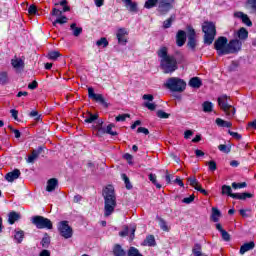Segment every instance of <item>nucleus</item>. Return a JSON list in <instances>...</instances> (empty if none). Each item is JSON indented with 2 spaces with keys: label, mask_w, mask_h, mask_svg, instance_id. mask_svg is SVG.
Here are the masks:
<instances>
[{
  "label": "nucleus",
  "mask_w": 256,
  "mask_h": 256,
  "mask_svg": "<svg viewBox=\"0 0 256 256\" xmlns=\"http://www.w3.org/2000/svg\"><path fill=\"white\" fill-rule=\"evenodd\" d=\"M32 223L37 229H53V222L43 216L32 217Z\"/></svg>",
  "instance_id": "8"
},
{
  "label": "nucleus",
  "mask_w": 256,
  "mask_h": 256,
  "mask_svg": "<svg viewBox=\"0 0 256 256\" xmlns=\"http://www.w3.org/2000/svg\"><path fill=\"white\" fill-rule=\"evenodd\" d=\"M202 107H203L204 113H211V111H213V103H211L209 101H205L202 104Z\"/></svg>",
  "instance_id": "36"
},
{
  "label": "nucleus",
  "mask_w": 256,
  "mask_h": 256,
  "mask_svg": "<svg viewBox=\"0 0 256 256\" xmlns=\"http://www.w3.org/2000/svg\"><path fill=\"white\" fill-rule=\"evenodd\" d=\"M70 29L73 31L74 37H79L83 33V28L77 27L76 23H72L70 25Z\"/></svg>",
  "instance_id": "29"
},
{
  "label": "nucleus",
  "mask_w": 256,
  "mask_h": 256,
  "mask_svg": "<svg viewBox=\"0 0 256 256\" xmlns=\"http://www.w3.org/2000/svg\"><path fill=\"white\" fill-rule=\"evenodd\" d=\"M88 97L89 99H93V101H96V103H100V105H103L105 109L109 107V103L105 101V98L103 97V94H96L93 87L88 88Z\"/></svg>",
  "instance_id": "10"
},
{
  "label": "nucleus",
  "mask_w": 256,
  "mask_h": 256,
  "mask_svg": "<svg viewBox=\"0 0 256 256\" xmlns=\"http://www.w3.org/2000/svg\"><path fill=\"white\" fill-rule=\"evenodd\" d=\"M68 19L66 18V16H62L60 18H57L54 22L53 25H57V23H59V25H65V23H67Z\"/></svg>",
  "instance_id": "47"
},
{
  "label": "nucleus",
  "mask_w": 256,
  "mask_h": 256,
  "mask_svg": "<svg viewBox=\"0 0 256 256\" xmlns=\"http://www.w3.org/2000/svg\"><path fill=\"white\" fill-rule=\"evenodd\" d=\"M192 135H193V131H191V130H186L184 132V138L185 139H189V137H191Z\"/></svg>",
  "instance_id": "64"
},
{
  "label": "nucleus",
  "mask_w": 256,
  "mask_h": 256,
  "mask_svg": "<svg viewBox=\"0 0 256 256\" xmlns=\"http://www.w3.org/2000/svg\"><path fill=\"white\" fill-rule=\"evenodd\" d=\"M188 181H189V183H190V185H191L192 187H195L196 185H199V182L197 181V179H196L195 177H193V178H188Z\"/></svg>",
  "instance_id": "59"
},
{
  "label": "nucleus",
  "mask_w": 256,
  "mask_h": 256,
  "mask_svg": "<svg viewBox=\"0 0 256 256\" xmlns=\"http://www.w3.org/2000/svg\"><path fill=\"white\" fill-rule=\"evenodd\" d=\"M129 117H131L130 114H120L116 117V121L123 122V121H126V119H129Z\"/></svg>",
  "instance_id": "48"
},
{
  "label": "nucleus",
  "mask_w": 256,
  "mask_h": 256,
  "mask_svg": "<svg viewBox=\"0 0 256 256\" xmlns=\"http://www.w3.org/2000/svg\"><path fill=\"white\" fill-rule=\"evenodd\" d=\"M14 239L16 243H23V239H25V232L23 230H15Z\"/></svg>",
  "instance_id": "25"
},
{
  "label": "nucleus",
  "mask_w": 256,
  "mask_h": 256,
  "mask_svg": "<svg viewBox=\"0 0 256 256\" xmlns=\"http://www.w3.org/2000/svg\"><path fill=\"white\" fill-rule=\"evenodd\" d=\"M98 119H99V115H98V114H91V113H88V114L85 116L84 123H93V121H97Z\"/></svg>",
  "instance_id": "33"
},
{
  "label": "nucleus",
  "mask_w": 256,
  "mask_h": 256,
  "mask_svg": "<svg viewBox=\"0 0 256 256\" xmlns=\"http://www.w3.org/2000/svg\"><path fill=\"white\" fill-rule=\"evenodd\" d=\"M122 3H124L126 9H128L130 13H137V11H139L137 2H133V0H122Z\"/></svg>",
  "instance_id": "16"
},
{
  "label": "nucleus",
  "mask_w": 256,
  "mask_h": 256,
  "mask_svg": "<svg viewBox=\"0 0 256 256\" xmlns=\"http://www.w3.org/2000/svg\"><path fill=\"white\" fill-rule=\"evenodd\" d=\"M208 167L210 171H217V163L215 161H209Z\"/></svg>",
  "instance_id": "54"
},
{
  "label": "nucleus",
  "mask_w": 256,
  "mask_h": 256,
  "mask_svg": "<svg viewBox=\"0 0 256 256\" xmlns=\"http://www.w3.org/2000/svg\"><path fill=\"white\" fill-rule=\"evenodd\" d=\"M11 65L16 71H23L25 69V62L21 58H14L11 60Z\"/></svg>",
  "instance_id": "17"
},
{
  "label": "nucleus",
  "mask_w": 256,
  "mask_h": 256,
  "mask_svg": "<svg viewBox=\"0 0 256 256\" xmlns=\"http://www.w3.org/2000/svg\"><path fill=\"white\" fill-rule=\"evenodd\" d=\"M187 41V33L183 30H179L176 34V44L178 47H183Z\"/></svg>",
  "instance_id": "13"
},
{
  "label": "nucleus",
  "mask_w": 256,
  "mask_h": 256,
  "mask_svg": "<svg viewBox=\"0 0 256 256\" xmlns=\"http://www.w3.org/2000/svg\"><path fill=\"white\" fill-rule=\"evenodd\" d=\"M221 217V211L216 207L212 208L211 219L214 223H219V218Z\"/></svg>",
  "instance_id": "27"
},
{
  "label": "nucleus",
  "mask_w": 256,
  "mask_h": 256,
  "mask_svg": "<svg viewBox=\"0 0 256 256\" xmlns=\"http://www.w3.org/2000/svg\"><path fill=\"white\" fill-rule=\"evenodd\" d=\"M119 45H127V38L125 36L117 37Z\"/></svg>",
  "instance_id": "60"
},
{
  "label": "nucleus",
  "mask_w": 256,
  "mask_h": 256,
  "mask_svg": "<svg viewBox=\"0 0 256 256\" xmlns=\"http://www.w3.org/2000/svg\"><path fill=\"white\" fill-rule=\"evenodd\" d=\"M127 256H143V254H141V252H139V249L132 246L129 248V250L127 252Z\"/></svg>",
  "instance_id": "39"
},
{
  "label": "nucleus",
  "mask_w": 256,
  "mask_h": 256,
  "mask_svg": "<svg viewBox=\"0 0 256 256\" xmlns=\"http://www.w3.org/2000/svg\"><path fill=\"white\" fill-rule=\"evenodd\" d=\"M160 67L163 70V73H174L177 71V59L174 56H170L166 59L160 60Z\"/></svg>",
  "instance_id": "7"
},
{
  "label": "nucleus",
  "mask_w": 256,
  "mask_h": 256,
  "mask_svg": "<svg viewBox=\"0 0 256 256\" xmlns=\"http://www.w3.org/2000/svg\"><path fill=\"white\" fill-rule=\"evenodd\" d=\"M218 105L222 111H224L225 115L228 116L229 118L235 116V107L233 105L229 104V99L227 95H222L218 97Z\"/></svg>",
  "instance_id": "6"
},
{
  "label": "nucleus",
  "mask_w": 256,
  "mask_h": 256,
  "mask_svg": "<svg viewBox=\"0 0 256 256\" xmlns=\"http://www.w3.org/2000/svg\"><path fill=\"white\" fill-rule=\"evenodd\" d=\"M222 195H227L228 197L233 198V195H235V193H233V189H231V186L223 185L222 186Z\"/></svg>",
  "instance_id": "32"
},
{
  "label": "nucleus",
  "mask_w": 256,
  "mask_h": 256,
  "mask_svg": "<svg viewBox=\"0 0 256 256\" xmlns=\"http://www.w3.org/2000/svg\"><path fill=\"white\" fill-rule=\"evenodd\" d=\"M202 31L204 33V45H212L217 35V29L215 23L206 21L202 25Z\"/></svg>",
  "instance_id": "4"
},
{
  "label": "nucleus",
  "mask_w": 256,
  "mask_h": 256,
  "mask_svg": "<svg viewBox=\"0 0 256 256\" xmlns=\"http://www.w3.org/2000/svg\"><path fill=\"white\" fill-rule=\"evenodd\" d=\"M9 74L5 71L0 72V85H8Z\"/></svg>",
  "instance_id": "31"
},
{
  "label": "nucleus",
  "mask_w": 256,
  "mask_h": 256,
  "mask_svg": "<svg viewBox=\"0 0 256 256\" xmlns=\"http://www.w3.org/2000/svg\"><path fill=\"white\" fill-rule=\"evenodd\" d=\"M43 146H39L37 149L32 150L31 155L27 158V163H35L39 159V155L43 153Z\"/></svg>",
  "instance_id": "12"
},
{
  "label": "nucleus",
  "mask_w": 256,
  "mask_h": 256,
  "mask_svg": "<svg viewBox=\"0 0 256 256\" xmlns=\"http://www.w3.org/2000/svg\"><path fill=\"white\" fill-rule=\"evenodd\" d=\"M187 31H188V47L189 49H191V51H195V47H197V39L195 37H197V34L195 32V29H193L191 26L187 27Z\"/></svg>",
  "instance_id": "11"
},
{
  "label": "nucleus",
  "mask_w": 256,
  "mask_h": 256,
  "mask_svg": "<svg viewBox=\"0 0 256 256\" xmlns=\"http://www.w3.org/2000/svg\"><path fill=\"white\" fill-rule=\"evenodd\" d=\"M157 117H159V119H169V117H171V114H169L163 110H158Z\"/></svg>",
  "instance_id": "45"
},
{
  "label": "nucleus",
  "mask_w": 256,
  "mask_h": 256,
  "mask_svg": "<svg viewBox=\"0 0 256 256\" xmlns=\"http://www.w3.org/2000/svg\"><path fill=\"white\" fill-rule=\"evenodd\" d=\"M47 57L51 61H57V59H59V57H61V53H59V51H51L48 53Z\"/></svg>",
  "instance_id": "38"
},
{
  "label": "nucleus",
  "mask_w": 256,
  "mask_h": 256,
  "mask_svg": "<svg viewBox=\"0 0 256 256\" xmlns=\"http://www.w3.org/2000/svg\"><path fill=\"white\" fill-rule=\"evenodd\" d=\"M39 256H51V252L47 249H44L40 252Z\"/></svg>",
  "instance_id": "63"
},
{
  "label": "nucleus",
  "mask_w": 256,
  "mask_h": 256,
  "mask_svg": "<svg viewBox=\"0 0 256 256\" xmlns=\"http://www.w3.org/2000/svg\"><path fill=\"white\" fill-rule=\"evenodd\" d=\"M58 185L59 181L56 178H51L47 181L46 191H48V193H52V191L57 189Z\"/></svg>",
  "instance_id": "18"
},
{
  "label": "nucleus",
  "mask_w": 256,
  "mask_h": 256,
  "mask_svg": "<svg viewBox=\"0 0 256 256\" xmlns=\"http://www.w3.org/2000/svg\"><path fill=\"white\" fill-rule=\"evenodd\" d=\"M21 219V214L12 211L8 214V223L9 225H15V221H19Z\"/></svg>",
  "instance_id": "20"
},
{
  "label": "nucleus",
  "mask_w": 256,
  "mask_h": 256,
  "mask_svg": "<svg viewBox=\"0 0 256 256\" xmlns=\"http://www.w3.org/2000/svg\"><path fill=\"white\" fill-rule=\"evenodd\" d=\"M229 135H231V137H233L234 139H237V141H240L241 139V134L237 133V132H233L231 130H228Z\"/></svg>",
  "instance_id": "55"
},
{
  "label": "nucleus",
  "mask_w": 256,
  "mask_h": 256,
  "mask_svg": "<svg viewBox=\"0 0 256 256\" xmlns=\"http://www.w3.org/2000/svg\"><path fill=\"white\" fill-rule=\"evenodd\" d=\"M195 201V195H190L189 197H186L182 200V203H185L186 205H190V203H193Z\"/></svg>",
  "instance_id": "49"
},
{
  "label": "nucleus",
  "mask_w": 256,
  "mask_h": 256,
  "mask_svg": "<svg viewBox=\"0 0 256 256\" xmlns=\"http://www.w3.org/2000/svg\"><path fill=\"white\" fill-rule=\"evenodd\" d=\"M201 85H203V82L199 77H193L189 81V86L192 87L193 89H199Z\"/></svg>",
  "instance_id": "23"
},
{
  "label": "nucleus",
  "mask_w": 256,
  "mask_h": 256,
  "mask_svg": "<svg viewBox=\"0 0 256 256\" xmlns=\"http://www.w3.org/2000/svg\"><path fill=\"white\" fill-rule=\"evenodd\" d=\"M253 194L249 192L244 193H235V195H232V199H238L240 201H245V199H252Z\"/></svg>",
  "instance_id": "21"
},
{
  "label": "nucleus",
  "mask_w": 256,
  "mask_h": 256,
  "mask_svg": "<svg viewBox=\"0 0 256 256\" xmlns=\"http://www.w3.org/2000/svg\"><path fill=\"white\" fill-rule=\"evenodd\" d=\"M121 177L125 183L126 189H133V185H131V181L129 180V177L127 176V174H122Z\"/></svg>",
  "instance_id": "43"
},
{
  "label": "nucleus",
  "mask_w": 256,
  "mask_h": 256,
  "mask_svg": "<svg viewBox=\"0 0 256 256\" xmlns=\"http://www.w3.org/2000/svg\"><path fill=\"white\" fill-rule=\"evenodd\" d=\"M243 43L241 40L233 39L228 40L225 36H220L214 42V49L221 57L223 55H231L233 53H239L241 51Z\"/></svg>",
  "instance_id": "1"
},
{
  "label": "nucleus",
  "mask_w": 256,
  "mask_h": 256,
  "mask_svg": "<svg viewBox=\"0 0 256 256\" xmlns=\"http://www.w3.org/2000/svg\"><path fill=\"white\" fill-rule=\"evenodd\" d=\"M234 17L241 19L242 23H244V25H247V27H253V22H251V19H249V16L247 14L243 12H236L234 14Z\"/></svg>",
  "instance_id": "14"
},
{
  "label": "nucleus",
  "mask_w": 256,
  "mask_h": 256,
  "mask_svg": "<svg viewBox=\"0 0 256 256\" xmlns=\"http://www.w3.org/2000/svg\"><path fill=\"white\" fill-rule=\"evenodd\" d=\"M237 35L240 41H245L249 37V31L242 27L238 30Z\"/></svg>",
  "instance_id": "26"
},
{
  "label": "nucleus",
  "mask_w": 256,
  "mask_h": 256,
  "mask_svg": "<svg viewBox=\"0 0 256 256\" xmlns=\"http://www.w3.org/2000/svg\"><path fill=\"white\" fill-rule=\"evenodd\" d=\"M164 85L174 93H183L187 87V83L184 82L183 79L177 77L169 78Z\"/></svg>",
  "instance_id": "5"
},
{
  "label": "nucleus",
  "mask_w": 256,
  "mask_h": 256,
  "mask_svg": "<svg viewBox=\"0 0 256 256\" xmlns=\"http://www.w3.org/2000/svg\"><path fill=\"white\" fill-rule=\"evenodd\" d=\"M97 130H98L97 132L98 137H103V135L107 133V128L103 127V121L99 123V125L97 126Z\"/></svg>",
  "instance_id": "40"
},
{
  "label": "nucleus",
  "mask_w": 256,
  "mask_h": 256,
  "mask_svg": "<svg viewBox=\"0 0 256 256\" xmlns=\"http://www.w3.org/2000/svg\"><path fill=\"white\" fill-rule=\"evenodd\" d=\"M223 241H231V235L226 230L221 232Z\"/></svg>",
  "instance_id": "52"
},
{
  "label": "nucleus",
  "mask_w": 256,
  "mask_h": 256,
  "mask_svg": "<svg viewBox=\"0 0 256 256\" xmlns=\"http://www.w3.org/2000/svg\"><path fill=\"white\" fill-rule=\"evenodd\" d=\"M52 15L54 17H61V15H63V11H61V10H59L57 8H53Z\"/></svg>",
  "instance_id": "57"
},
{
  "label": "nucleus",
  "mask_w": 256,
  "mask_h": 256,
  "mask_svg": "<svg viewBox=\"0 0 256 256\" xmlns=\"http://www.w3.org/2000/svg\"><path fill=\"white\" fill-rule=\"evenodd\" d=\"M142 99H144V101H153L154 97L151 94H144Z\"/></svg>",
  "instance_id": "62"
},
{
  "label": "nucleus",
  "mask_w": 256,
  "mask_h": 256,
  "mask_svg": "<svg viewBox=\"0 0 256 256\" xmlns=\"http://www.w3.org/2000/svg\"><path fill=\"white\" fill-rule=\"evenodd\" d=\"M173 21H175V15H171L167 20L163 22V29H169L173 25Z\"/></svg>",
  "instance_id": "34"
},
{
  "label": "nucleus",
  "mask_w": 256,
  "mask_h": 256,
  "mask_svg": "<svg viewBox=\"0 0 256 256\" xmlns=\"http://www.w3.org/2000/svg\"><path fill=\"white\" fill-rule=\"evenodd\" d=\"M157 11L160 15H167V13L173 9V5L175 4V0H147L144 4L145 9H153V7H157Z\"/></svg>",
  "instance_id": "3"
},
{
  "label": "nucleus",
  "mask_w": 256,
  "mask_h": 256,
  "mask_svg": "<svg viewBox=\"0 0 256 256\" xmlns=\"http://www.w3.org/2000/svg\"><path fill=\"white\" fill-rule=\"evenodd\" d=\"M104 197V217H111L117 207V197L115 196V188L112 185L107 186L103 190Z\"/></svg>",
  "instance_id": "2"
},
{
  "label": "nucleus",
  "mask_w": 256,
  "mask_h": 256,
  "mask_svg": "<svg viewBox=\"0 0 256 256\" xmlns=\"http://www.w3.org/2000/svg\"><path fill=\"white\" fill-rule=\"evenodd\" d=\"M41 245L44 249H49V245H51V237L49 234L45 233L44 237L42 238Z\"/></svg>",
  "instance_id": "30"
},
{
  "label": "nucleus",
  "mask_w": 256,
  "mask_h": 256,
  "mask_svg": "<svg viewBox=\"0 0 256 256\" xmlns=\"http://www.w3.org/2000/svg\"><path fill=\"white\" fill-rule=\"evenodd\" d=\"M245 7L249 13L255 15L256 14V0H247Z\"/></svg>",
  "instance_id": "22"
},
{
  "label": "nucleus",
  "mask_w": 256,
  "mask_h": 256,
  "mask_svg": "<svg viewBox=\"0 0 256 256\" xmlns=\"http://www.w3.org/2000/svg\"><path fill=\"white\" fill-rule=\"evenodd\" d=\"M219 151H221L222 153H229L231 151V149H229V147H227V145L225 144H221L218 146Z\"/></svg>",
  "instance_id": "53"
},
{
  "label": "nucleus",
  "mask_w": 256,
  "mask_h": 256,
  "mask_svg": "<svg viewBox=\"0 0 256 256\" xmlns=\"http://www.w3.org/2000/svg\"><path fill=\"white\" fill-rule=\"evenodd\" d=\"M96 45L97 47H103V49H105V47H109V41L107 40V38L102 37L96 41Z\"/></svg>",
  "instance_id": "35"
},
{
  "label": "nucleus",
  "mask_w": 256,
  "mask_h": 256,
  "mask_svg": "<svg viewBox=\"0 0 256 256\" xmlns=\"http://www.w3.org/2000/svg\"><path fill=\"white\" fill-rule=\"evenodd\" d=\"M137 133H143L144 135H149V129H147L145 127H139L137 129Z\"/></svg>",
  "instance_id": "58"
},
{
  "label": "nucleus",
  "mask_w": 256,
  "mask_h": 256,
  "mask_svg": "<svg viewBox=\"0 0 256 256\" xmlns=\"http://www.w3.org/2000/svg\"><path fill=\"white\" fill-rule=\"evenodd\" d=\"M144 107L149 109V111H155V109H157V105H155V103H151V102H145Z\"/></svg>",
  "instance_id": "50"
},
{
  "label": "nucleus",
  "mask_w": 256,
  "mask_h": 256,
  "mask_svg": "<svg viewBox=\"0 0 256 256\" xmlns=\"http://www.w3.org/2000/svg\"><path fill=\"white\" fill-rule=\"evenodd\" d=\"M19 177H21V171L19 169H15L5 175V179L9 183H13V181H15V179H19Z\"/></svg>",
  "instance_id": "15"
},
{
  "label": "nucleus",
  "mask_w": 256,
  "mask_h": 256,
  "mask_svg": "<svg viewBox=\"0 0 256 256\" xmlns=\"http://www.w3.org/2000/svg\"><path fill=\"white\" fill-rule=\"evenodd\" d=\"M58 231L61 237H64V239H71V237H73V228L69 226L68 221H61L58 224Z\"/></svg>",
  "instance_id": "9"
},
{
  "label": "nucleus",
  "mask_w": 256,
  "mask_h": 256,
  "mask_svg": "<svg viewBox=\"0 0 256 256\" xmlns=\"http://www.w3.org/2000/svg\"><path fill=\"white\" fill-rule=\"evenodd\" d=\"M143 243L148 247H155V245H157V242L155 241V236L153 235L147 236Z\"/></svg>",
  "instance_id": "28"
},
{
  "label": "nucleus",
  "mask_w": 256,
  "mask_h": 256,
  "mask_svg": "<svg viewBox=\"0 0 256 256\" xmlns=\"http://www.w3.org/2000/svg\"><path fill=\"white\" fill-rule=\"evenodd\" d=\"M247 187V182H242V183H232V189H245Z\"/></svg>",
  "instance_id": "46"
},
{
  "label": "nucleus",
  "mask_w": 256,
  "mask_h": 256,
  "mask_svg": "<svg viewBox=\"0 0 256 256\" xmlns=\"http://www.w3.org/2000/svg\"><path fill=\"white\" fill-rule=\"evenodd\" d=\"M253 249H255V242L250 241V242L244 243L240 247V255H245V253H247V251H251Z\"/></svg>",
  "instance_id": "19"
},
{
  "label": "nucleus",
  "mask_w": 256,
  "mask_h": 256,
  "mask_svg": "<svg viewBox=\"0 0 256 256\" xmlns=\"http://www.w3.org/2000/svg\"><path fill=\"white\" fill-rule=\"evenodd\" d=\"M127 35V30L125 28H120L116 34V37H125Z\"/></svg>",
  "instance_id": "56"
},
{
  "label": "nucleus",
  "mask_w": 256,
  "mask_h": 256,
  "mask_svg": "<svg viewBox=\"0 0 256 256\" xmlns=\"http://www.w3.org/2000/svg\"><path fill=\"white\" fill-rule=\"evenodd\" d=\"M38 85L39 83H37V81L34 80L32 83L28 84V89H37Z\"/></svg>",
  "instance_id": "61"
},
{
  "label": "nucleus",
  "mask_w": 256,
  "mask_h": 256,
  "mask_svg": "<svg viewBox=\"0 0 256 256\" xmlns=\"http://www.w3.org/2000/svg\"><path fill=\"white\" fill-rule=\"evenodd\" d=\"M113 255L114 256H126L127 252H125V250L123 249V247H121L120 244H116V245H114V248H113Z\"/></svg>",
  "instance_id": "24"
},
{
  "label": "nucleus",
  "mask_w": 256,
  "mask_h": 256,
  "mask_svg": "<svg viewBox=\"0 0 256 256\" xmlns=\"http://www.w3.org/2000/svg\"><path fill=\"white\" fill-rule=\"evenodd\" d=\"M157 220L159 221L160 229H162V231L169 232V226H167V222L165 221V219L157 217Z\"/></svg>",
  "instance_id": "37"
},
{
  "label": "nucleus",
  "mask_w": 256,
  "mask_h": 256,
  "mask_svg": "<svg viewBox=\"0 0 256 256\" xmlns=\"http://www.w3.org/2000/svg\"><path fill=\"white\" fill-rule=\"evenodd\" d=\"M149 181L153 183L157 187V189H161V184L157 183V175L155 174H149Z\"/></svg>",
  "instance_id": "44"
},
{
  "label": "nucleus",
  "mask_w": 256,
  "mask_h": 256,
  "mask_svg": "<svg viewBox=\"0 0 256 256\" xmlns=\"http://www.w3.org/2000/svg\"><path fill=\"white\" fill-rule=\"evenodd\" d=\"M28 13H29V15H37V6H35V5H30L29 7H28Z\"/></svg>",
  "instance_id": "51"
},
{
  "label": "nucleus",
  "mask_w": 256,
  "mask_h": 256,
  "mask_svg": "<svg viewBox=\"0 0 256 256\" xmlns=\"http://www.w3.org/2000/svg\"><path fill=\"white\" fill-rule=\"evenodd\" d=\"M113 127H115V124H109L106 127V133L107 135H112V137H117L118 133L117 131H113Z\"/></svg>",
  "instance_id": "42"
},
{
  "label": "nucleus",
  "mask_w": 256,
  "mask_h": 256,
  "mask_svg": "<svg viewBox=\"0 0 256 256\" xmlns=\"http://www.w3.org/2000/svg\"><path fill=\"white\" fill-rule=\"evenodd\" d=\"M158 57H160L161 59H168L169 57H171V55H168L167 48L163 47L158 51Z\"/></svg>",
  "instance_id": "41"
}]
</instances>
